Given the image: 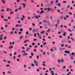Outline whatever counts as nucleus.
<instances>
[{
	"label": "nucleus",
	"mask_w": 75,
	"mask_h": 75,
	"mask_svg": "<svg viewBox=\"0 0 75 75\" xmlns=\"http://www.w3.org/2000/svg\"><path fill=\"white\" fill-rule=\"evenodd\" d=\"M35 17L36 19H38L40 17H41V16L38 15L37 16L36 15L35 16Z\"/></svg>",
	"instance_id": "1"
},
{
	"label": "nucleus",
	"mask_w": 75,
	"mask_h": 75,
	"mask_svg": "<svg viewBox=\"0 0 75 75\" xmlns=\"http://www.w3.org/2000/svg\"><path fill=\"white\" fill-rule=\"evenodd\" d=\"M33 62L35 64V65L36 66V67H38V64H37L38 63V62H36L35 61H34Z\"/></svg>",
	"instance_id": "2"
},
{
	"label": "nucleus",
	"mask_w": 75,
	"mask_h": 75,
	"mask_svg": "<svg viewBox=\"0 0 75 75\" xmlns=\"http://www.w3.org/2000/svg\"><path fill=\"white\" fill-rule=\"evenodd\" d=\"M22 5H23V8H25V4L24 3H23L22 4Z\"/></svg>",
	"instance_id": "3"
},
{
	"label": "nucleus",
	"mask_w": 75,
	"mask_h": 75,
	"mask_svg": "<svg viewBox=\"0 0 75 75\" xmlns=\"http://www.w3.org/2000/svg\"><path fill=\"white\" fill-rule=\"evenodd\" d=\"M43 22L45 24H46V23H48V21H47L46 20H45L43 21Z\"/></svg>",
	"instance_id": "4"
},
{
	"label": "nucleus",
	"mask_w": 75,
	"mask_h": 75,
	"mask_svg": "<svg viewBox=\"0 0 75 75\" xmlns=\"http://www.w3.org/2000/svg\"><path fill=\"white\" fill-rule=\"evenodd\" d=\"M44 13V11L42 10L40 12H39V13L40 14H41V13Z\"/></svg>",
	"instance_id": "5"
},
{
	"label": "nucleus",
	"mask_w": 75,
	"mask_h": 75,
	"mask_svg": "<svg viewBox=\"0 0 75 75\" xmlns=\"http://www.w3.org/2000/svg\"><path fill=\"white\" fill-rule=\"evenodd\" d=\"M50 31H51V29H48L47 31V33H49L50 32Z\"/></svg>",
	"instance_id": "6"
},
{
	"label": "nucleus",
	"mask_w": 75,
	"mask_h": 75,
	"mask_svg": "<svg viewBox=\"0 0 75 75\" xmlns=\"http://www.w3.org/2000/svg\"><path fill=\"white\" fill-rule=\"evenodd\" d=\"M44 25L45 27V28H47V25L46 24H44Z\"/></svg>",
	"instance_id": "7"
},
{
	"label": "nucleus",
	"mask_w": 75,
	"mask_h": 75,
	"mask_svg": "<svg viewBox=\"0 0 75 75\" xmlns=\"http://www.w3.org/2000/svg\"><path fill=\"white\" fill-rule=\"evenodd\" d=\"M13 47V46H9L8 47L9 49H11V48H12Z\"/></svg>",
	"instance_id": "8"
},
{
	"label": "nucleus",
	"mask_w": 75,
	"mask_h": 75,
	"mask_svg": "<svg viewBox=\"0 0 75 75\" xmlns=\"http://www.w3.org/2000/svg\"><path fill=\"white\" fill-rule=\"evenodd\" d=\"M10 14L11 15V14H13V11H11L10 12Z\"/></svg>",
	"instance_id": "9"
},
{
	"label": "nucleus",
	"mask_w": 75,
	"mask_h": 75,
	"mask_svg": "<svg viewBox=\"0 0 75 75\" xmlns=\"http://www.w3.org/2000/svg\"><path fill=\"white\" fill-rule=\"evenodd\" d=\"M28 41H29V40H26L23 42V43H25L26 42H27Z\"/></svg>",
	"instance_id": "10"
},
{
	"label": "nucleus",
	"mask_w": 75,
	"mask_h": 75,
	"mask_svg": "<svg viewBox=\"0 0 75 75\" xmlns=\"http://www.w3.org/2000/svg\"><path fill=\"white\" fill-rule=\"evenodd\" d=\"M71 59H74V56H71Z\"/></svg>",
	"instance_id": "11"
},
{
	"label": "nucleus",
	"mask_w": 75,
	"mask_h": 75,
	"mask_svg": "<svg viewBox=\"0 0 75 75\" xmlns=\"http://www.w3.org/2000/svg\"><path fill=\"white\" fill-rule=\"evenodd\" d=\"M21 9V7H19L18 8V10H20Z\"/></svg>",
	"instance_id": "12"
},
{
	"label": "nucleus",
	"mask_w": 75,
	"mask_h": 75,
	"mask_svg": "<svg viewBox=\"0 0 75 75\" xmlns=\"http://www.w3.org/2000/svg\"><path fill=\"white\" fill-rule=\"evenodd\" d=\"M28 55V53H26V54L24 53V54L23 55V56H24L25 55Z\"/></svg>",
	"instance_id": "13"
},
{
	"label": "nucleus",
	"mask_w": 75,
	"mask_h": 75,
	"mask_svg": "<svg viewBox=\"0 0 75 75\" xmlns=\"http://www.w3.org/2000/svg\"><path fill=\"white\" fill-rule=\"evenodd\" d=\"M67 30L69 32H72V31L70 29H67Z\"/></svg>",
	"instance_id": "14"
},
{
	"label": "nucleus",
	"mask_w": 75,
	"mask_h": 75,
	"mask_svg": "<svg viewBox=\"0 0 75 75\" xmlns=\"http://www.w3.org/2000/svg\"><path fill=\"white\" fill-rule=\"evenodd\" d=\"M54 3V1H52L50 3V4L51 5H52V4Z\"/></svg>",
	"instance_id": "15"
},
{
	"label": "nucleus",
	"mask_w": 75,
	"mask_h": 75,
	"mask_svg": "<svg viewBox=\"0 0 75 75\" xmlns=\"http://www.w3.org/2000/svg\"><path fill=\"white\" fill-rule=\"evenodd\" d=\"M19 31H23V29H22V28H20V30H19Z\"/></svg>",
	"instance_id": "16"
},
{
	"label": "nucleus",
	"mask_w": 75,
	"mask_h": 75,
	"mask_svg": "<svg viewBox=\"0 0 75 75\" xmlns=\"http://www.w3.org/2000/svg\"><path fill=\"white\" fill-rule=\"evenodd\" d=\"M66 35V32L64 33V34H63V36H65V35Z\"/></svg>",
	"instance_id": "17"
},
{
	"label": "nucleus",
	"mask_w": 75,
	"mask_h": 75,
	"mask_svg": "<svg viewBox=\"0 0 75 75\" xmlns=\"http://www.w3.org/2000/svg\"><path fill=\"white\" fill-rule=\"evenodd\" d=\"M30 1H31V2H32V3H34V2H35L34 0H30Z\"/></svg>",
	"instance_id": "18"
},
{
	"label": "nucleus",
	"mask_w": 75,
	"mask_h": 75,
	"mask_svg": "<svg viewBox=\"0 0 75 75\" xmlns=\"http://www.w3.org/2000/svg\"><path fill=\"white\" fill-rule=\"evenodd\" d=\"M3 52H4V54H7V52L6 51H3Z\"/></svg>",
	"instance_id": "19"
},
{
	"label": "nucleus",
	"mask_w": 75,
	"mask_h": 75,
	"mask_svg": "<svg viewBox=\"0 0 75 75\" xmlns=\"http://www.w3.org/2000/svg\"><path fill=\"white\" fill-rule=\"evenodd\" d=\"M53 48L54 49V51H56V49H57L56 47H53Z\"/></svg>",
	"instance_id": "20"
},
{
	"label": "nucleus",
	"mask_w": 75,
	"mask_h": 75,
	"mask_svg": "<svg viewBox=\"0 0 75 75\" xmlns=\"http://www.w3.org/2000/svg\"><path fill=\"white\" fill-rule=\"evenodd\" d=\"M28 19L29 20H31V18H30V17H28Z\"/></svg>",
	"instance_id": "21"
},
{
	"label": "nucleus",
	"mask_w": 75,
	"mask_h": 75,
	"mask_svg": "<svg viewBox=\"0 0 75 75\" xmlns=\"http://www.w3.org/2000/svg\"><path fill=\"white\" fill-rule=\"evenodd\" d=\"M66 53H67L68 54H69V51H66Z\"/></svg>",
	"instance_id": "22"
},
{
	"label": "nucleus",
	"mask_w": 75,
	"mask_h": 75,
	"mask_svg": "<svg viewBox=\"0 0 75 75\" xmlns=\"http://www.w3.org/2000/svg\"><path fill=\"white\" fill-rule=\"evenodd\" d=\"M75 53H74V52H73L71 53V56H73L74 55V54Z\"/></svg>",
	"instance_id": "23"
},
{
	"label": "nucleus",
	"mask_w": 75,
	"mask_h": 75,
	"mask_svg": "<svg viewBox=\"0 0 75 75\" xmlns=\"http://www.w3.org/2000/svg\"><path fill=\"white\" fill-rule=\"evenodd\" d=\"M47 10L48 11H50V10H51V8H48Z\"/></svg>",
	"instance_id": "24"
},
{
	"label": "nucleus",
	"mask_w": 75,
	"mask_h": 75,
	"mask_svg": "<svg viewBox=\"0 0 75 75\" xmlns=\"http://www.w3.org/2000/svg\"><path fill=\"white\" fill-rule=\"evenodd\" d=\"M57 5H58V6H60V3H59L58 4H57Z\"/></svg>",
	"instance_id": "25"
},
{
	"label": "nucleus",
	"mask_w": 75,
	"mask_h": 75,
	"mask_svg": "<svg viewBox=\"0 0 75 75\" xmlns=\"http://www.w3.org/2000/svg\"><path fill=\"white\" fill-rule=\"evenodd\" d=\"M22 52H23L24 54H25V50H23L22 51Z\"/></svg>",
	"instance_id": "26"
},
{
	"label": "nucleus",
	"mask_w": 75,
	"mask_h": 75,
	"mask_svg": "<svg viewBox=\"0 0 75 75\" xmlns=\"http://www.w3.org/2000/svg\"><path fill=\"white\" fill-rule=\"evenodd\" d=\"M28 32L27 31L26 32V35H28Z\"/></svg>",
	"instance_id": "27"
},
{
	"label": "nucleus",
	"mask_w": 75,
	"mask_h": 75,
	"mask_svg": "<svg viewBox=\"0 0 75 75\" xmlns=\"http://www.w3.org/2000/svg\"><path fill=\"white\" fill-rule=\"evenodd\" d=\"M40 33H41V34H43L44 33V31H42V32Z\"/></svg>",
	"instance_id": "28"
},
{
	"label": "nucleus",
	"mask_w": 75,
	"mask_h": 75,
	"mask_svg": "<svg viewBox=\"0 0 75 75\" xmlns=\"http://www.w3.org/2000/svg\"><path fill=\"white\" fill-rule=\"evenodd\" d=\"M60 26L61 28H62V27H63V26L62 25H60Z\"/></svg>",
	"instance_id": "29"
},
{
	"label": "nucleus",
	"mask_w": 75,
	"mask_h": 75,
	"mask_svg": "<svg viewBox=\"0 0 75 75\" xmlns=\"http://www.w3.org/2000/svg\"><path fill=\"white\" fill-rule=\"evenodd\" d=\"M31 66L32 67H34V64H31Z\"/></svg>",
	"instance_id": "30"
},
{
	"label": "nucleus",
	"mask_w": 75,
	"mask_h": 75,
	"mask_svg": "<svg viewBox=\"0 0 75 75\" xmlns=\"http://www.w3.org/2000/svg\"><path fill=\"white\" fill-rule=\"evenodd\" d=\"M38 58H39V56H38V55H37V59H38Z\"/></svg>",
	"instance_id": "31"
},
{
	"label": "nucleus",
	"mask_w": 75,
	"mask_h": 75,
	"mask_svg": "<svg viewBox=\"0 0 75 75\" xmlns=\"http://www.w3.org/2000/svg\"><path fill=\"white\" fill-rule=\"evenodd\" d=\"M18 11V9H15V12H17Z\"/></svg>",
	"instance_id": "32"
},
{
	"label": "nucleus",
	"mask_w": 75,
	"mask_h": 75,
	"mask_svg": "<svg viewBox=\"0 0 75 75\" xmlns=\"http://www.w3.org/2000/svg\"><path fill=\"white\" fill-rule=\"evenodd\" d=\"M71 72H69V73L67 74V75H69V74H71Z\"/></svg>",
	"instance_id": "33"
},
{
	"label": "nucleus",
	"mask_w": 75,
	"mask_h": 75,
	"mask_svg": "<svg viewBox=\"0 0 75 75\" xmlns=\"http://www.w3.org/2000/svg\"><path fill=\"white\" fill-rule=\"evenodd\" d=\"M32 45H35V43L33 42L32 44Z\"/></svg>",
	"instance_id": "34"
},
{
	"label": "nucleus",
	"mask_w": 75,
	"mask_h": 75,
	"mask_svg": "<svg viewBox=\"0 0 75 75\" xmlns=\"http://www.w3.org/2000/svg\"><path fill=\"white\" fill-rule=\"evenodd\" d=\"M3 20L4 21H7V20L5 19H4Z\"/></svg>",
	"instance_id": "35"
},
{
	"label": "nucleus",
	"mask_w": 75,
	"mask_h": 75,
	"mask_svg": "<svg viewBox=\"0 0 75 75\" xmlns=\"http://www.w3.org/2000/svg\"><path fill=\"white\" fill-rule=\"evenodd\" d=\"M71 46H68V47H67V48H71Z\"/></svg>",
	"instance_id": "36"
},
{
	"label": "nucleus",
	"mask_w": 75,
	"mask_h": 75,
	"mask_svg": "<svg viewBox=\"0 0 75 75\" xmlns=\"http://www.w3.org/2000/svg\"><path fill=\"white\" fill-rule=\"evenodd\" d=\"M35 31H37V33H38V28H36L35 30Z\"/></svg>",
	"instance_id": "37"
},
{
	"label": "nucleus",
	"mask_w": 75,
	"mask_h": 75,
	"mask_svg": "<svg viewBox=\"0 0 75 75\" xmlns=\"http://www.w3.org/2000/svg\"><path fill=\"white\" fill-rule=\"evenodd\" d=\"M27 14H30V13L29 12V11H28L27 12Z\"/></svg>",
	"instance_id": "38"
},
{
	"label": "nucleus",
	"mask_w": 75,
	"mask_h": 75,
	"mask_svg": "<svg viewBox=\"0 0 75 75\" xmlns=\"http://www.w3.org/2000/svg\"><path fill=\"white\" fill-rule=\"evenodd\" d=\"M62 18H63V16H62V17H60V19H61V20H62Z\"/></svg>",
	"instance_id": "39"
},
{
	"label": "nucleus",
	"mask_w": 75,
	"mask_h": 75,
	"mask_svg": "<svg viewBox=\"0 0 75 75\" xmlns=\"http://www.w3.org/2000/svg\"><path fill=\"white\" fill-rule=\"evenodd\" d=\"M22 16L23 18H25V16H24L23 15H22Z\"/></svg>",
	"instance_id": "40"
},
{
	"label": "nucleus",
	"mask_w": 75,
	"mask_h": 75,
	"mask_svg": "<svg viewBox=\"0 0 75 75\" xmlns=\"http://www.w3.org/2000/svg\"><path fill=\"white\" fill-rule=\"evenodd\" d=\"M33 32H35V29H34L33 30Z\"/></svg>",
	"instance_id": "41"
},
{
	"label": "nucleus",
	"mask_w": 75,
	"mask_h": 75,
	"mask_svg": "<svg viewBox=\"0 0 75 75\" xmlns=\"http://www.w3.org/2000/svg\"><path fill=\"white\" fill-rule=\"evenodd\" d=\"M23 38V36H21L20 38V39H22Z\"/></svg>",
	"instance_id": "42"
},
{
	"label": "nucleus",
	"mask_w": 75,
	"mask_h": 75,
	"mask_svg": "<svg viewBox=\"0 0 75 75\" xmlns=\"http://www.w3.org/2000/svg\"><path fill=\"white\" fill-rule=\"evenodd\" d=\"M57 61L58 63H60V60H59L58 59Z\"/></svg>",
	"instance_id": "43"
},
{
	"label": "nucleus",
	"mask_w": 75,
	"mask_h": 75,
	"mask_svg": "<svg viewBox=\"0 0 75 75\" xmlns=\"http://www.w3.org/2000/svg\"><path fill=\"white\" fill-rule=\"evenodd\" d=\"M9 10V8H7L6 9V11H8V10Z\"/></svg>",
	"instance_id": "44"
},
{
	"label": "nucleus",
	"mask_w": 75,
	"mask_h": 75,
	"mask_svg": "<svg viewBox=\"0 0 75 75\" xmlns=\"http://www.w3.org/2000/svg\"><path fill=\"white\" fill-rule=\"evenodd\" d=\"M32 24L33 26H35V24H34V23H32Z\"/></svg>",
	"instance_id": "45"
},
{
	"label": "nucleus",
	"mask_w": 75,
	"mask_h": 75,
	"mask_svg": "<svg viewBox=\"0 0 75 75\" xmlns=\"http://www.w3.org/2000/svg\"><path fill=\"white\" fill-rule=\"evenodd\" d=\"M6 38H7V37L6 36H5L4 38V40H5V39H6Z\"/></svg>",
	"instance_id": "46"
},
{
	"label": "nucleus",
	"mask_w": 75,
	"mask_h": 75,
	"mask_svg": "<svg viewBox=\"0 0 75 75\" xmlns=\"http://www.w3.org/2000/svg\"><path fill=\"white\" fill-rule=\"evenodd\" d=\"M61 62H64V60H63V59H62V60H61Z\"/></svg>",
	"instance_id": "47"
},
{
	"label": "nucleus",
	"mask_w": 75,
	"mask_h": 75,
	"mask_svg": "<svg viewBox=\"0 0 75 75\" xmlns=\"http://www.w3.org/2000/svg\"><path fill=\"white\" fill-rule=\"evenodd\" d=\"M42 65H43V66H44L45 67V66H46V65H45V64H42Z\"/></svg>",
	"instance_id": "48"
},
{
	"label": "nucleus",
	"mask_w": 75,
	"mask_h": 75,
	"mask_svg": "<svg viewBox=\"0 0 75 75\" xmlns=\"http://www.w3.org/2000/svg\"><path fill=\"white\" fill-rule=\"evenodd\" d=\"M18 26H19L18 25H16V27H18Z\"/></svg>",
	"instance_id": "49"
},
{
	"label": "nucleus",
	"mask_w": 75,
	"mask_h": 75,
	"mask_svg": "<svg viewBox=\"0 0 75 75\" xmlns=\"http://www.w3.org/2000/svg\"><path fill=\"white\" fill-rule=\"evenodd\" d=\"M36 33H35L34 35V37H35V36H36Z\"/></svg>",
	"instance_id": "50"
},
{
	"label": "nucleus",
	"mask_w": 75,
	"mask_h": 75,
	"mask_svg": "<svg viewBox=\"0 0 75 75\" xmlns=\"http://www.w3.org/2000/svg\"><path fill=\"white\" fill-rule=\"evenodd\" d=\"M13 32H10L11 34H13Z\"/></svg>",
	"instance_id": "51"
},
{
	"label": "nucleus",
	"mask_w": 75,
	"mask_h": 75,
	"mask_svg": "<svg viewBox=\"0 0 75 75\" xmlns=\"http://www.w3.org/2000/svg\"><path fill=\"white\" fill-rule=\"evenodd\" d=\"M69 68H72V66H69Z\"/></svg>",
	"instance_id": "52"
},
{
	"label": "nucleus",
	"mask_w": 75,
	"mask_h": 75,
	"mask_svg": "<svg viewBox=\"0 0 75 75\" xmlns=\"http://www.w3.org/2000/svg\"><path fill=\"white\" fill-rule=\"evenodd\" d=\"M45 44H47V43L46 42H45L43 44V45H45Z\"/></svg>",
	"instance_id": "53"
},
{
	"label": "nucleus",
	"mask_w": 75,
	"mask_h": 75,
	"mask_svg": "<svg viewBox=\"0 0 75 75\" xmlns=\"http://www.w3.org/2000/svg\"><path fill=\"white\" fill-rule=\"evenodd\" d=\"M37 39H33V41H37Z\"/></svg>",
	"instance_id": "54"
},
{
	"label": "nucleus",
	"mask_w": 75,
	"mask_h": 75,
	"mask_svg": "<svg viewBox=\"0 0 75 75\" xmlns=\"http://www.w3.org/2000/svg\"><path fill=\"white\" fill-rule=\"evenodd\" d=\"M1 18H4V17L3 16H1Z\"/></svg>",
	"instance_id": "55"
},
{
	"label": "nucleus",
	"mask_w": 75,
	"mask_h": 75,
	"mask_svg": "<svg viewBox=\"0 0 75 75\" xmlns=\"http://www.w3.org/2000/svg\"><path fill=\"white\" fill-rule=\"evenodd\" d=\"M6 67H10V65H6Z\"/></svg>",
	"instance_id": "56"
},
{
	"label": "nucleus",
	"mask_w": 75,
	"mask_h": 75,
	"mask_svg": "<svg viewBox=\"0 0 75 75\" xmlns=\"http://www.w3.org/2000/svg\"><path fill=\"white\" fill-rule=\"evenodd\" d=\"M66 17H67V18H68V17H69V16H68V15L66 16Z\"/></svg>",
	"instance_id": "57"
},
{
	"label": "nucleus",
	"mask_w": 75,
	"mask_h": 75,
	"mask_svg": "<svg viewBox=\"0 0 75 75\" xmlns=\"http://www.w3.org/2000/svg\"><path fill=\"white\" fill-rule=\"evenodd\" d=\"M40 47H41V48H42V45H40Z\"/></svg>",
	"instance_id": "58"
},
{
	"label": "nucleus",
	"mask_w": 75,
	"mask_h": 75,
	"mask_svg": "<svg viewBox=\"0 0 75 75\" xmlns=\"http://www.w3.org/2000/svg\"><path fill=\"white\" fill-rule=\"evenodd\" d=\"M29 30H32V29H31V28H29Z\"/></svg>",
	"instance_id": "59"
},
{
	"label": "nucleus",
	"mask_w": 75,
	"mask_h": 75,
	"mask_svg": "<svg viewBox=\"0 0 75 75\" xmlns=\"http://www.w3.org/2000/svg\"><path fill=\"white\" fill-rule=\"evenodd\" d=\"M47 8H44V10H47Z\"/></svg>",
	"instance_id": "60"
},
{
	"label": "nucleus",
	"mask_w": 75,
	"mask_h": 75,
	"mask_svg": "<svg viewBox=\"0 0 75 75\" xmlns=\"http://www.w3.org/2000/svg\"><path fill=\"white\" fill-rule=\"evenodd\" d=\"M24 68H26V65H25V64L24 65Z\"/></svg>",
	"instance_id": "61"
},
{
	"label": "nucleus",
	"mask_w": 75,
	"mask_h": 75,
	"mask_svg": "<svg viewBox=\"0 0 75 75\" xmlns=\"http://www.w3.org/2000/svg\"><path fill=\"white\" fill-rule=\"evenodd\" d=\"M72 9H73V8H72V7H70V10H72Z\"/></svg>",
	"instance_id": "62"
},
{
	"label": "nucleus",
	"mask_w": 75,
	"mask_h": 75,
	"mask_svg": "<svg viewBox=\"0 0 75 75\" xmlns=\"http://www.w3.org/2000/svg\"><path fill=\"white\" fill-rule=\"evenodd\" d=\"M3 75H5V72H3Z\"/></svg>",
	"instance_id": "63"
},
{
	"label": "nucleus",
	"mask_w": 75,
	"mask_h": 75,
	"mask_svg": "<svg viewBox=\"0 0 75 75\" xmlns=\"http://www.w3.org/2000/svg\"><path fill=\"white\" fill-rule=\"evenodd\" d=\"M12 30H13V31H14V28H12Z\"/></svg>",
	"instance_id": "64"
}]
</instances>
